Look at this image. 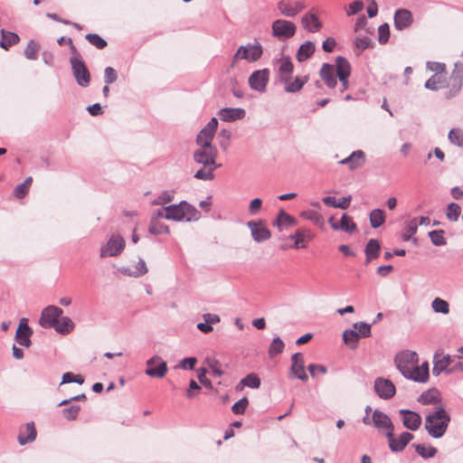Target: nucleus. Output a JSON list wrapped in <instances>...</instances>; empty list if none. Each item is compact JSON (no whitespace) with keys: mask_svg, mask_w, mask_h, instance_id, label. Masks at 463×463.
Wrapping results in <instances>:
<instances>
[{"mask_svg":"<svg viewBox=\"0 0 463 463\" xmlns=\"http://www.w3.org/2000/svg\"><path fill=\"white\" fill-rule=\"evenodd\" d=\"M218 155L215 146H199L193 154L194 161L202 165V167L195 172L194 177L203 181H212L214 179V171L219 167L216 164Z\"/></svg>","mask_w":463,"mask_h":463,"instance_id":"obj_1","label":"nucleus"},{"mask_svg":"<svg viewBox=\"0 0 463 463\" xmlns=\"http://www.w3.org/2000/svg\"><path fill=\"white\" fill-rule=\"evenodd\" d=\"M450 422V416L442 405L435 408L425 418V430L428 434L434 438H441L447 431Z\"/></svg>","mask_w":463,"mask_h":463,"instance_id":"obj_2","label":"nucleus"},{"mask_svg":"<svg viewBox=\"0 0 463 463\" xmlns=\"http://www.w3.org/2000/svg\"><path fill=\"white\" fill-rule=\"evenodd\" d=\"M165 219L175 222H195L200 219L201 213L186 201L165 207Z\"/></svg>","mask_w":463,"mask_h":463,"instance_id":"obj_3","label":"nucleus"},{"mask_svg":"<svg viewBox=\"0 0 463 463\" xmlns=\"http://www.w3.org/2000/svg\"><path fill=\"white\" fill-rule=\"evenodd\" d=\"M419 362V357L416 352L405 350L398 353L394 357V364L398 371L403 377L409 373Z\"/></svg>","mask_w":463,"mask_h":463,"instance_id":"obj_4","label":"nucleus"},{"mask_svg":"<svg viewBox=\"0 0 463 463\" xmlns=\"http://www.w3.org/2000/svg\"><path fill=\"white\" fill-rule=\"evenodd\" d=\"M296 31V24L288 20L277 19L271 24L272 35L281 41L292 38Z\"/></svg>","mask_w":463,"mask_h":463,"instance_id":"obj_5","label":"nucleus"},{"mask_svg":"<svg viewBox=\"0 0 463 463\" xmlns=\"http://www.w3.org/2000/svg\"><path fill=\"white\" fill-rule=\"evenodd\" d=\"M70 63L76 82L80 87H88L90 82V74L81 57H71Z\"/></svg>","mask_w":463,"mask_h":463,"instance_id":"obj_6","label":"nucleus"},{"mask_svg":"<svg viewBox=\"0 0 463 463\" xmlns=\"http://www.w3.org/2000/svg\"><path fill=\"white\" fill-rule=\"evenodd\" d=\"M262 53L263 50L260 43L241 45L233 55L232 62L235 63L238 60H246L249 62H254L261 57Z\"/></svg>","mask_w":463,"mask_h":463,"instance_id":"obj_7","label":"nucleus"},{"mask_svg":"<svg viewBox=\"0 0 463 463\" xmlns=\"http://www.w3.org/2000/svg\"><path fill=\"white\" fill-rule=\"evenodd\" d=\"M463 86V63L456 62L449 77L448 87L449 90L446 93L447 99L455 97Z\"/></svg>","mask_w":463,"mask_h":463,"instance_id":"obj_8","label":"nucleus"},{"mask_svg":"<svg viewBox=\"0 0 463 463\" xmlns=\"http://www.w3.org/2000/svg\"><path fill=\"white\" fill-rule=\"evenodd\" d=\"M388 445L392 452H402L406 446L413 439L414 435L411 432L403 431L398 437L394 436V432L385 433Z\"/></svg>","mask_w":463,"mask_h":463,"instance_id":"obj_9","label":"nucleus"},{"mask_svg":"<svg viewBox=\"0 0 463 463\" xmlns=\"http://www.w3.org/2000/svg\"><path fill=\"white\" fill-rule=\"evenodd\" d=\"M125 248V241L120 235H112L108 242L100 249V257H115L119 255Z\"/></svg>","mask_w":463,"mask_h":463,"instance_id":"obj_10","label":"nucleus"},{"mask_svg":"<svg viewBox=\"0 0 463 463\" xmlns=\"http://www.w3.org/2000/svg\"><path fill=\"white\" fill-rule=\"evenodd\" d=\"M307 5L302 0H280L277 4V8L280 14L286 17H295L298 14L306 9Z\"/></svg>","mask_w":463,"mask_h":463,"instance_id":"obj_11","label":"nucleus"},{"mask_svg":"<svg viewBox=\"0 0 463 463\" xmlns=\"http://www.w3.org/2000/svg\"><path fill=\"white\" fill-rule=\"evenodd\" d=\"M218 127L216 118H212L207 125L199 132L196 137V144L198 146H214L213 139Z\"/></svg>","mask_w":463,"mask_h":463,"instance_id":"obj_12","label":"nucleus"},{"mask_svg":"<svg viewBox=\"0 0 463 463\" xmlns=\"http://www.w3.org/2000/svg\"><path fill=\"white\" fill-rule=\"evenodd\" d=\"M145 373L153 378H163L167 373V364L160 356L154 355L146 361Z\"/></svg>","mask_w":463,"mask_h":463,"instance_id":"obj_13","label":"nucleus"},{"mask_svg":"<svg viewBox=\"0 0 463 463\" xmlns=\"http://www.w3.org/2000/svg\"><path fill=\"white\" fill-rule=\"evenodd\" d=\"M63 310L56 306H48L43 309L39 324L43 328H53L61 317Z\"/></svg>","mask_w":463,"mask_h":463,"instance_id":"obj_14","label":"nucleus"},{"mask_svg":"<svg viewBox=\"0 0 463 463\" xmlns=\"http://www.w3.org/2000/svg\"><path fill=\"white\" fill-rule=\"evenodd\" d=\"M269 80V71L268 69H262L253 71L249 77L250 87L260 93H263L267 90V85Z\"/></svg>","mask_w":463,"mask_h":463,"instance_id":"obj_15","label":"nucleus"},{"mask_svg":"<svg viewBox=\"0 0 463 463\" xmlns=\"http://www.w3.org/2000/svg\"><path fill=\"white\" fill-rule=\"evenodd\" d=\"M373 389L379 398L389 400L396 393V388L391 380L378 377L374 381Z\"/></svg>","mask_w":463,"mask_h":463,"instance_id":"obj_16","label":"nucleus"},{"mask_svg":"<svg viewBox=\"0 0 463 463\" xmlns=\"http://www.w3.org/2000/svg\"><path fill=\"white\" fill-rule=\"evenodd\" d=\"M373 425L380 431L389 433L394 432V425L391 418L380 410H374L372 415Z\"/></svg>","mask_w":463,"mask_h":463,"instance_id":"obj_17","label":"nucleus"},{"mask_svg":"<svg viewBox=\"0 0 463 463\" xmlns=\"http://www.w3.org/2000/svg\"><path fill=\"white\" fill-rule=\"evenodd\" d=\"M291 377L299 379L303 382L308 380V376L305 371V361L301 353H295L291 356Z\"/></svg>","mask_w":463,"mask_h":463,"instance_id":"obj_18","label":"nucleus"},{"mask_svg":"<svg viewBox=\"0 0 463 463\" xmlns=\"http://www.w3.org/2000/svg\"><path fill=\"white\" fill-rule=\"evenodd\" d=\"M247 226L250 230L251 237L256 242H263L271 237L270 231L264 226L261 221H249Z\"/></svg>","mask_w":463,"mask_h":463,"instance_id":"obj_19","label":"nucleus"},{"mask_svg":"<svg viewBox=\"0 0 463 463\" xmlns=\"http://www.w3.org/2000/svg\"><path fill=\"white\" fill-rule=\"evenodd\" d=\"M399 414L402 416V424L406 429L415 431L420 427L422 419L418 412L402 409L399 411Z\"/></svg>","mask_w":463,"mask_h":463,"instance_id":"obj_20","label":"nucleus"},{"mask_svg":"<svg viewBox=\"0 0 463 463\" xmlns=\"http://www.w3.org/2000/svg\"><path fill=\"white\" fill-rule=\"evenodd\" d=\"M33 329L28 326L27 318H21L15 334V341L23 346L29 347L32 345L31 336Z\"/></svg>","mask_w":463,"mask_h":463,"instance_id":"obj_21","label":"nucleus"},{"mask_svg":"<svg viewBox=\"0 0 463 463\" xmlns=\"http://www.w3.org/2000/svg\"><path fill=\"white\" fill-rule=\"evenodd\" d=\"M413 22L412 14L410 10L400 8L394 14V27L398 31L409 28Z\"/></svg>","mask_w":463,"mask_h":463,"instance_id":"obj_22","label":"nucleus"},{"mask_svg":"<svg viewBox=\"0 0 463 463\" xmlns=\"http://www.w3.org/2000/svg\"><path fill=\"white\" fill-rule=\"evenodd\" d=\"M339 164L347 165L350 170H355L365 164V154L363 150H355L342 159Z\"/></svg>","mask_w":463,"mask_h":463,"instance_id":"obj_23","label":"nucleus"},{"mask_svg":"<svg viewBox=\"0 0 463 463\" xmlns=\"http://www.w3.org/2000/svg\"><path fill=\"white\" fill-rule=\"evenodd\" d=\"M301 24L307 32L312 33L319 32L323 26L317 15L311 11L302 16Z\"/></svg>","mask_w":463,"mask_h":463,"instance_id":"obj_24","label":"nucleus"},{"mask_svg":"<svg viewBox=\"0 0 463 463\" xmlns=\"http://www.w3.org/2000/svg\"><path fill=\"white\" fill-rule=\"evenodd\" d=\"M246 115V111L241 108H224L219 110L218 116L224 122H233L242 119Z\"/></svg>","mask_w":463,"mask_h":463,"instance_id":"obj_25","label":"nucleus"},{"mask_svg":"<svg viewBox=\"0 0 463 463\" xmlns=\"http://www.w3.org/2000/svg\"><path fill=\"white\" fill-rule=\"evenodd\" d=\"M313 238L312 232L307 229H298L294 233L288 236L289 240L294 241L293 248L302 249L306 248V242H308Z\"/></svg>","mask_w":463,"mask_h":463,"instance_id":"obj_26","label":"nucleus"},{"mask_svg":"<svg viewBox=\"0 0 463 463\" xmlns=\"http://www.w3.org/2000/svg\"><path fill=\"white\" fill-rule=\"evenodd\" d=\"M36 429L33 422H28L24 425V429L20 430L18 435V442L21 446L33 442L36 439Z\"/></svg>","mask_w":463,"mask_h":463,"instance_id":"obj_27","label":"nucleus"},{"mask_svg":"<svg viewBox=\"0 0 463 463\" xmlns=\"http://www.w3.org/2000/svg\"><path fill=\"white\" fill-rule=\"evenodd\" d=\"M452 363H454V358L449 354L440 358H438V354H435L432 368L433 374L439 375L442 372H447L449 373V369Z\"/></svg>","mask_w":463,"mask_h":463,"instance_id":"obj_28","label":"nucleus"},{"mask_svg":"<svg viewBox=\"0 0 463 463\" xmlns=\"http://www.w3.org/2000/svg\"><path fill=\"white\" fill-rule=\"evenodd\" d=\"M320 77L328 88H335L337 80L335 76V70L333 65L329 63H324L320 69Z\"/></svg>","mask_w":463,"mask_h":463,"instance_id":"obj_29","label":"nucleus"},{"mask_svg":"<svg viewBox=\"0 0 463 463\" xmlns=\"http://www.w3.org/2000/svg\"><path fill=\"white\" fill-rule=\"evenodd\" d=\"M335 73L339 80L349 78L351 66L349 61L343 56L335 58Z\"/></svg>","mask_w":463,"mask_h":463,"instance_id":"obj_30","label":"nucleus"},{"mask_svg":"<svg viewBox=\"0 0 463 463\" xmlns=\"http://www.w3.org/2000/svg\"><path fill=\"white\" fill-rule=\"evenodd\" d=\"M20 42V37L17 33L1 30V41L0 47L5 51H8L11 46L17 44Z\"/></svg>","mask_w":463,"mask_h":463,"instance_id":"obj_31","label":"nucleus"},{"mask_svg":"<svg viewBox=\"0 0 463 463\" xmlns=\"http://www.w3.org/2000/svg\"><path fill=\"white\" fill-rule=\"evenodd\" d=\"M332 229L335 231L343 230L348 233H353L357 231V226L351 216L344 213L341 217L340 223L332 224Z\"/></svg>","mask_w":463,"mask_h":463,"instance_id":"obj_32","label":"nucleus"},{"mask_svg":"<svg viewBox=\"0 0 463 463\" xmlns=\"http://www.w3.org/2000/svg\"><path fill=\"white\" fill-rule=\"evenodd\" d=\"M380 242L376 239H370L365 245L364 253L366 256V263L377 259L380 255Z\"/></svg>","mask_w":463,"mask_h":463,"instance_id":"obj_33","label":"nucleus"},{"mask_svg":"<svg viewBox=\"0 0 463 463\" xmlns=\"http://www.w3.org/2000/svg\"><path fill=\"white\" fill-rule=\"evenodd\" d=\"M316 51L315 43L311 41H306L300 45L297 52V60L298 61H305L309 59Z\"/></svg>","mask_w":463,"mask_h":463,"instance_id":"obj_34","label":"nucleus"},{"mask_svg":"<svg viewBox=\"0 0 463 463\" xmlns=\"http://www.w3.org/2000/svg\"><path fill=\"white\" fill-rule=\"evenodd\" d=\"M418 402L423 405L436 404L440 402L438 392L435 389H430L423 392L417 399Z\"/></svg>","mask_w":463,"mask_h":463,"instance_id":"obj_35","label":"nucleus"},{"mask_svg":"<svg viewBox=\"0 0 463 463\" xmlns=\"http://www.w3.org/2000/svg\"><path fill=\"white\" fill-rule=\"evenodd\" d=\"M369 221L372 228L376 229L385 222L384 212L381 209H373L369 213Z\"/></svg>","mask_w":463,"mask_h":463,"instance_id":"obj_36","label":"nucleus"},{"mask_svg":"<svg viewBox=\"0 0 463 463\" xmlns=\"http://www.w3.org/2000/svg\"><path fill=\"white\" fill-rule=\"evenodd\" d=\"M56 332L65 335L71 332L74 328V323L68 317H61V321H57L56 326L53 327Z\"/></svg>","mask_w":463,"mask_h":463,"instance_id":"obj_37","label":"nucleus"},{"mask_svg":"<svg viewBox=\"0 0 463 463\" xmlns=\"http://www.w3.org/2000/svg\"><path fill=\"white\" fill-rule=\"evenodd\" d=\"M279 71L281 74V81L288 82L289 76L293 72V63L289 58L282 59L280 61Z\"/></svg>","mask_w":463,"mask_h":463,"instance_id":"obj_38","label":"nucleus"},{"mask_svg":"<svg viewBox=\"0 0 463 463\" xmlns=\"http://www.w3.org/2000/svg\"><path fill=\"white\" fill-rule=\"evenodd\" d=\"M360 337L357 335L356 331L354 329H346L343 333V341L351 349H355Z\"/></svg>","mask_w":463,"mask_h":463,"instance_id":"obj_39","label":"nucleus"},{"mask_svg":"<svg viewBox=\"0 0 463 463\" xmlns=\"http://www.w3.org/2000/svg\"><path fill=\"white\" fill-rule=\"evenodd\" d=\"M412 447L415 449V451L422 458H430L436 456L438 450L435 447L429 446L426 447L424 444H413Z\"/></svg>","mask_w":463,"mask_h":463,"instance_id":"obj_40","label":"nucleus"},{"mask_svg":"<svg viewBox=\"0 0 463 463\" xmlns=\"http://www.w3.org/2000/svg\"><path fill=\"white\" fill-rule=\"evenodd\" d=\"M295 223H296L295 218L292 217L291 215L288 214L287 213H285L283 210H281L279 213L277 219L274 221L273 225H276L279 229H281L282 225H285L288 227V226H291Z\"/></svg>","mask_w":463,"mask_h":463,"instance_id":"obj_41","label":"nucleus"},{"mask_svg":"<svg viewBox=\"0 0 463 463\" xmlns=\"http://www.w3.org/2000/svg\"><path fill=\"white\" fill-rule=\"evenodd\" d=\"M148 230L151 234L155 235L169 233L168 226L163 222H160L156 218H151Z\"/></svg>","mask_w":463,"mask_h":463,"instance_id":"obj_42","label":"nucleus"},{"mask_svg":"<svg viewBox=\"0 0 463 463\" xmlns=\"http://www.w3.org/2000/svg\"><path fill=\"white\" fill-rule=\"evenodd\" d=\"M417 231H418V223L416 222V219L410 220L407 222V224L404 228V232L402 235V241H410L412 238V236L417 232Z\"/></svg>","mask_w":463,"mask_h":463,"instance_id":"obj_43","label":"nucleus"},{"mask_svg":"<svg viewBox=\"0 0 463 463\" xmlns=\"http://www.w3.org/2000/svg\"><path fill=\"white\" fill-rule=\"evenodd\" d=\"M404 378L421 383H425L428 382V379L425 376H423V373H420V368H418V364L409 370V373L406 374Z\"/></svg>","mask_w":463,"mask_h":463,"instance_id":"obj_44","label":"nucleus"},{"mask_svg":"<svg viewBox=\"0 0 463 463\" xmlns=\"http://www.w3.org/2000/svg\"><path fill=\"white\" fill-rule=\"evenodd\" d=\"M445 232L443 230H434L429 232V237L435 246H445L447 241L444 237Z\"/></svg>","mask_w":463,"mask_h":463,"instance_id":"obj_45","label":"nucleus"},{"mask_svg":"<svg viewBox=\"0 0 463 463\" xmlns=\"http://www.w3.org/2000/svg\"><path fill=\"white\" fill-rule=\"evenodd\" d=\"M301 217L304 219H307L316 225L322 226L324 224V218L323 216L317 211L309 210L307 212H303L301 213Z\"/></svg>","mask_w":463,"mask_h":463,"instance_id":"obj_46","label":"nucleus"},{"mask_svg":"<svg viewBox=\"0 0 463 463\" xmlns=\"http://www.w3.org/2000/svg\"><path fill=\"white\" fill-rule=\"evenodd\" d=\"M357 335L361 338H366L371 335V325L365 322H356L353 326Z\"/></svg>","mask_w":463,"mask_h":463,"instance_id":"obj_47","label":"nucleus"},{"mask_svg":"<svg viewBox=\"0 0 463 463\" xmlns=\"http://www.w3.org/2000/svg\"><path fill=\"white\" fill-rule=\"evenodd\" d=\"M40 49V45L37 42L31 40L27 43L25 49H24V56L28 60H36L37 59V52Z\"/></svg>","mask_w":463,"mask_h":463,"instance_id":"obj_48","label":"nucleus"},{"mask_svg":"<svg viewBox=\"0 0 463 463\" xmlns=\"http://www.w3.org/2000/svg\"><path fill=\"white\" fill-rule=\"evenodd\" d=\"M425 88L431 90H438L444 88V80H441V75L434 74L425 82Z\"/></svg>","mask_w":463,"mask_h":463,"instance_id":"obj_49","label":"nucleus"},{"mask_svg":"<svg viewBox=\"0 0 463 463\" xmlns=\"http://www.w3.org/2000/svg\"><path fill=\"white\" fill-rule=\"evenodd\" d=\"M461 213V207L455 203H451L447 207L446 216L451 222H457Z\"/></svg>","mask_w":463,"mask_h":463,"instance_id":"obj_50","label":"nucleus"},{"mask_svg":"<svg viewBox=\"0 0 463 463\" xmlns=\"http://www.w3.org/2000/svg\"><path fill=\"white\" fill-rule=\"evenodd\" d=\"M284 343L279 336L275 337L269 348V354L270 357L276 356L282 353L284 349Z\"/></svg>","mask_w":463,"mask_h":463,"instance_id":"obj_51","label":"nucleus"},{"mask_svg":"<svg viewBox=\"0 0 463 463\" xmlns=\"http://www.w3.org/2000/svg\"><path fill=\"white\" fill-rule=\"evenodd\" d=\"M431 307L436 313L447 315L449 312V303L439 298H436L432 301Z\"/></svg>","mask_w":463,"mask_h":463,"instance_id":"obj_52","label":"nucleus"},{"mask_svg":"<svg viewBox=\"0 0 463 463\" xmlns=\"http://www.w3.org/2000/svg\"><path fill=\"white\" fill-rule=\"evenodd\" d=\"M241 384L252 389H256L260 385V379L257 374L250 373L241 380Z\"/></svg>","mask_w":463,"mask_h":463,"instance_id":"obj_53","label":"nucleus"},{"mask_svg":"<svg viewBox=\"0 0 463 463\" xmlns=\"http://www.w3.org/2000/svg\"><path fill=\"white\" fill-rule=\"evenodd\" d=\"M448 137L452 144L463 147V130L452 128L449 132Z\"/></svg>","mask_w":463,"mask_h":463,"instance_id":"obj_54","label":"nucleus"},{"mask_svg":"<svg viewBox=\"0 0 463 463\" xmlns=\"http://www.w3.org/2000/svg\"><path fill=\"white\" fill-rule=\"evenodd\" d=\"M85 38L90 44L99 50L104 49L108 45L107 42L97 33H88Z\"/></svg>","mask_w":463,"mask_h":463,"instance_id":"obj_55","label":"nucleus"},{"mask_svg":"<svg viewBox=\"0 0 463 463\" xmlns=\"http://www.w3.org/2000/svg\"><path fill=\"white\" fill-rule=\"evenodd\" d=\"M286 83L287 85L285 86V91L288 93H296L303 88L304 84L306 83V80H301L300 78L297 77L294 81L289 82L288 80Z\"/></svg>","mask_w":463,"mask_h":463,"instance_id":"obj_56","label":"nucleus"},{"mask_svg":"<svg viewBox=\"0 0 463 463\" xmlns=\"http://www.w3.org/2000/svg\"><path fill=\"white\" fill-rule=\"evenodd\" d=\"M71 383L82 384L84 383V378L80 374H74L73 373L71 372L63 373L61 384Z\"/></svg>","mask_w":463,"mask_h":463,"instance_id":"obj_57","label":"nucleus"},{"mask_svg":"<svg viewBox=\"0 0 463 463\" xmlns=\"http://www.w3.org/2000/svg\"><path fill=\"white\" fill-rule=\"evenodd\" d=\"M80 410L79 405H71L62 410V415L68 420H74L77 419Z\"/></svg>","mask_w":463,"mask_h":463,"instance_id":"obj_58","label":"nucleus"},{"mask_svg":"<svg viewBox=\"0 0 463 463\" xmlns=\"http://www.w3.org/2000/svg\"><path fill=\"white\" fill-rule=\"evenodd\" d=\"M390 38V27L388 24H381L378 28V41L381 44H385Z\"/></svg>","mask_w":463,"mask_h":463,"instance_id":"obj_59","label":"nucleus"},{"mask_svg":"<svg viewBox=\"0 0 463 463\" xmlns=\"http://www.w3.org/2000/svg\"><path fill=\"white\" fill-rule=\"evenodd\" d=\"M248 404V399L246 397H243L232 405V411L236 415L243 414L247 409Z\"/></svg>","mask_w":463,"mask_h":463,"instance_id":"obj_60","label":"nucleus"},{"mask_svg":"<svg viewBox=\"0 0 463 463\" xmlns=\"http://www.w3.org/2000/svg\"><path fill=\"white\" fill-rule=\"evenodd\" d=\"M147 272L146 264L144 260L139 259L137 264L135 267L133 272H128V276L138 278L145 275Z\"/></svg>","mask_w":463,"mask_h":463,"instance_id":"obj_61","label":"nucleus"},{"mask_svg":"<svg viewBox=\"0 0 463 463\" xmlns=\"http://www.w3.org/2000/svg\"><path fill=\"white\" fill-rule=\"evenodd\" d=\"M364 8V3L361 0H355L352 2L346 10V14L348 16L354 15Z\"/></svg>","mask_w":463,"mask_h":463,"instance_id":"obj_62","label":"nucleus"},{"mask_svg":"<svg viewBox=\"0 0 463 463\" xmlns=\"http://www.w3.org/2000/svg\"><path fill=\"white\" fill-rule=\"evenodd\" d=\"M118 79L117 71L112 67H107L104 71V81L106 84H111Z\"/></svg>","mask_w":463,"mask_h":463,"instance_id":"obj_63","label":"nucleus"},{"mask_svg":"<svg viewBox=\"0 0 463 463\" xmlns=\"http://www.w3.org/2000/svg\"><path fill=\"white\" fill-rule=\"evenodd\" d=\"M354 46L359 49L360 52L358 54H360L363 51L371 46V40L366 36L356 38L354 41Z\"/></svg>","mask_w":463,"mask_h":463,"instance_id":"obj_64","label":"nucleus"}]
</instances>
